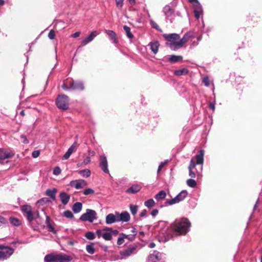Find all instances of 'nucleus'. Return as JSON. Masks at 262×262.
Masks as SVG:
<instances>
[{
	"instance_id": "nucleus-1",
	"label": "nucleus",
	"mask_w": 262,
	"mask_h": 262,
	"mask_svg": "<svg viewBox=\"0 0 262 262\" xmlns=\"http://www.w3.org/2000/svg\"><path fill=\"white\" fill-rule=\"evenodd\" d=\"M191 223L187 218L176 219L171 225L170 229L176 235H185L190 230Z\"/></svg>"
},
{
	"instance_id": "nucleus-2",
	"label": "nucleus",
	"mask_w": 262,
	"mask_h": 262,
	"mask_svg": "<svg viewBox=\"0 0 262 262\" xmlns=\"http://www.w3.org/2000/svg\"><path fill=\"white\" fill-rule=\"evenodd\" d=\"M163 37L168 42V46L172 50H178L180 48V35L176 33L164 34Z\"/></svg>"
},
{
	"instance_id": "nucleus-3",
	"label": "nucleus",
	"mask_w": 262,
	"mask_h": 262,
	"mask_svg": "<svg viewBox=\"0 0 262 262\" xmlns=\"http://www.w3.org/2000/svg\"><path fill=\"white\" fill-rule=\"evenodd\" d=\"M44 259L46 262H69L72 258L70 256L65 254H50L47 255Z\"/></svg>"
},
{
	"instance_id": "nucleus-4",
	"label": "nucleus",
	"mask_w": 262,
	"mask_h": 262,
	"mask_svg": "<svg viewBox=\"0 0 262 262\" xmlns=\"http://www.w3.org/2000/svg\"><path fill=\"white\" fill-rule=\"evenodd\" d=\"M21 210L30 222H31L39 217L38 212H33L31 206L29 205L22 206L21 207Z\"/></svg>"
},
{
	"instance_id": "nucleus-5",
	"label": "nucleus",
	"mask_w": 262,
	"mask_h": 262,
	"mask_svg": "<svg viewBox=\"0 0 262 262\" xmlns=\"http://www.w3.org/2000/svg\"><path fill=\"white\" fill-rule=\"evenodd\" d=\"M97 219L96 212L92 209H87L86 212L81 215L80 219L82 221H88L89 222H93Z\"/></svg>"
},
{
	"instance_id": "nucleus-6",
	"label": "nucleus",
	"mask_w": 262,
	"mask_h": 262,
	"mask_svg": "<svg viewBox=\"0 0 262 262\" xmlns=\"http://www.w3.org/2000/svg\"><path fill=\"white\" fill-rule=\"evenodd\" d=\"M57 107L62 110H67L69 107V98L64 95H59L56 100Z\"/></svg>"
},
{
	"instance_id": "nucleus-7",
	"label": "nucleus",
	"mask_w": 262,
	"mask_h": 262,
	"mask_svg": "<svg viewBox=\"0 0 262 262\" xmlns=\"http://www.w3.org/2000/svg\"><path fill=\"white\" fill-rule=\"evenodd\" d=\"M14 252V249L7 246H0V259L8 258Z\"/></svg>"
},
{
	"instance_id": "nucleus-8",
	"label": "nucleus",
	"mask_w": 262,
	"mask_h": 262,
	"mask_svg": "<svg viewBox=\"0 0 262 262\" xmlns=\"http://www.w3.org/2000/svg\"><path fill=\"white\" fill-rule=\"evenodd\" d=\"M165 258V254L157 251L150 254L147 258V262H159L163 261Z\"/></svg>"
},
{
	"instance_id": "nucleus-9",
	"label": "nucleus",
	"mask_w": 262,
	"mask_h": 262,
	"mask_svg": "<svg viewBox=\"0 0 262 262\" xmlns=\"http://www.w3.org/2000/svg\"><path fill=\"white\" fill-rule=\"evenodd\" d=\"M15 152L10 149L0 148V163L14 156Z\"/></svg>"
},
{
	"instance_id": "nucleus-10",
	"label": "nucleus",
	"mask_w": 262,
	"mask_h": 262,
	"mask_svg": "<svg viewBox=\"0 0 262 262\" xmlns=\"http://www.w3.org/2000/svg\"><path fill=\"white\" fill-rule=\"evenodd\" d=\"M187 194L188 192L186 190H182L175 198L170 200L167 201L166 203L169 205L178 203L183 201L186 197Z\"/></svg>"
},
{
	"instance_id": "nucleus-11",
	"label": "nucleus",
	"mask_w": 262,
	"mask_h": 262,
	"mask_svg": "<svg viewBox=\"0 0 262 262\" xmlns=\"http://www.w3.org/2000/svg\"><path fill=\"white\" fill-rule=\"evenodd\" d=\"M87 182L82 179L73 180L70 183V185L71 187H74L77 189L83 188L87 186Z\"/></svg>"
},
{
	"instance_id": "nucleus-12",
	"label": "nucleus",
	"mask_w": 262,
	"mask_h": 262,
	"mask_svg": "<svg viewBox=\"0 0 262 262\" xmlns=\"http://www.w3.org/2000/svg\"><path fill=\"white\" fill-rule=\"evenodd\" d=\"M107 161L106 158L104 155H101L100 156V167L101 169L105 173H108L109 170L107 168Z\"/></svg>"
},
{
	"instance_id": "nucleus-13",
	"label": "nucleus",
	"mask_w": 262,
	"mask_h": 262,
	"mask_svg": "<svg viewBox=\"0 0 262 262\" xmlns=\"http://www.w3.org/2000/svg\"><path fill=\"white\" fill-rule=\"evenodd\" d=\"M105 222L107 224H112L116 222H118V212H115L114 213H110L105 217Z\"/></svg>"
},
{
	"instance_id": "nucleus-14",
	"label": "nucleus",
	"mask_w": 262,
	"mask_h": 262,
	"mask_svg": "<svg viewBox=\"0 0 262 262\" xmlns=\"http://www.w3.org/2000/svg\"><path fill=\"white\" fill-rule=\"evenodd\" d=\"M136 248L135 247H131L127 249L120 251V255L123 257V259L130 256L132 254L134 253Z\"/></svg>"
},
{
	"instance_id": "nucleus-15",
	"label": "nucleus",
	"mask_w": 262,
	"mask_h": 262,
	"mask_svg": "<svg viewBox=\"0 0 262 262\" xmlns=\"http://www.w3.org/2000/svg\"><path fill=\"white\" fill-rule=\"evenodd\" d=\"M98 34V33L97 32V31H92L87 37L82 40L81 45L83 46L86 45L88 43L93 41L94 38L96 37Z\"/></svg>"
},
{
	"instance_id": "nucleus-16",
	"label": "nucleus",
	"mask_w": 262,
	"mask_h": 262,
	"mask_svg": "<svg viewBox=\"0 0 262 262\" xmlns=\"http://www.w3.org/2000/svg\"><path fill=\"white\" fill-rule=\"evenodd\" d=\"M130 215L126 211L123 212L121 213L118 212V220L119 222H127L130 220Z\"/></svg>"
},
{
	"instance_id": "nucleus-17",
	"label": "nucleus",
	"mask_w": 262,
	"mask_h": 262,
	"mask_svg": "<svg viewBox=\"0 0 262 262\" xmlns=\"http://www.w3.org/2000/svg\"><path fill=\"white\" fill-rule=\"evenodd\" d=\"M193 36V33L192 32H187L182 38H180V48L182 47L187 42L191 37Z\"/></svg>"
},
{
	"instance_id": "nucleus-18",
	"label": "nucleus",
	"mask_w": 262,
	"mask_h": 262,
	"mask_svg": "<svg viewBox=\"0 0 262 262\" xmlns=\"http://www.w3.org/2000/svg\"><path fill=\"white\" fill-rule=\"evenodd\" d=\"M194 13L196 18L199 19L202 14V8L200 3L195 2Z\"/></svg>"
},
{
	"instance_id": "nucleus-19",
	"label": "nucleus",
	"mask_w": 262,
	"mask_h": 262,
	"mask_svg": "<svg viewBox=\"0 0 262 262\" xmlns=\"http://www.w3.org/2000/svg\"><path fill=\"white\" fill-rule=\"evenodd\" d=\"M105 32L107 35L109 39L112 41L113 43L116 44L118 42V40L116 37V34L115 32L112 30L105 31Z\"/></svg>"
},
{
	"instance_id": "nucleus-20",
	"label": "nucleus",
	"mask_w": 262,
	"mask_h": 262,
	"mask_svg": "<svg viewBox=\"0 0 262 262\" xmlns=\"http://www.w3.org/2000/svg\"><path fill=\"white\" fill-rule=\"evenodd\" d=\"M195 167V164L193 159L190 160V165L188 167L189 176L192 178L195 177V172L193 171V169Z\"/></svg>"
},
{
	"instance_id": "nucleus-21",
	"label": "nucleus",
	"mask_w": 262,
	"mask_h": 262,
	"mask_svg": "<svg viewBox=\"0 0 262 262\" xmlns=\"http://www.w3.org/2000/svg\"><path fill=\"white\" fill-rule=\"evenodd\" d=\"M59 196L62 204L66 205L69 202L70 196L65 192H61Z\"/></svg>"
},
{
	"instance_id": "nucleus-22",
	"label": "nucleus",
	"mask_w": 262,
	"mask_h": 262,
	"mask_svg": "<svg viewBox=\"0 0 262 262\" xmlns=\"http://www.w3.org/2000/svg\"><path fill=\"white\" fill-rule=\"evenodd\" d=\"M204 150H200L196 156V163L197 164L203 165L204 163Z\"/></svg>"
},
{
	"instance_id": "nucleus-23",
	"label": "nucleus",
	"mask_w": 262,
	"mask_h": 262,
	"mask_svg": "<svg viewBox=\"0 0 262 262\" xmlns=\"http://www.w3.org/2000/svg\"><path fill=\"white\" fill-rule=\"evenodd\" d=\"M163 11L166 17L171 16L173 13V10L169 5H166L163 8Z\"/></svg>"
},
{
	"instance_id": "nucleus-24",
	"label": "nucleus",
	"mask_w": 262,
	"mask_h": 262,
	"mask_svg": "<svg viewBox=\"0 0 262 262\" xmlns=\"http://www.w3.org/2000/svg\"><path fill=\"white\" fill-rule=\"evenodd\" d=\"M141 186L139 185H134L126 190V192L130 193H136L141 190Z\"/></svg>"
},
{
	"instance_id": "nucleus-25",
	"label": "nucleus",
	"mask_w": 262,
	"mask_h": 262,
	"mask_svg": "<svg viewBox=\"0 0 262 262\" xmlns=\"http://www.w3.org/2000/svg\"><path fill=\"white\" fill-rule=\"evenodd\" d=\"M152 52L155 54H157L159 50V43L158 41L150 42L149 45Z\"/></svg>"
},
{
	"instance_id": "nucleus-26",
	"label": "nucleus",
	"mask_w": 262,
	"mask_h": 262,
	"mask_svg": "<svg viewBox=\"0 0 262 262\" xmlns=\"http://www.w3.org/2000/svg\"><path fill=\"white\" fill-rule=\"evenodd\" d=\"M72 90H80L84 89L83 83L81 81H74V84L71 86Z\"/></svg>"
},
{
	"instance_id": "nucleus-27",
	"label": "nucleus",
	"mask_w": 262,
	"mask_h": 262,
	"mask_svg": "<svg viewBox=\"0 0 262 262\" xmlns=\"http://www.w3.org/2000/svg\"><path fill=\"white\" fill-rule=\"evenodd\" d=\"M82 207V204L79 202H77L73 205L72 209L74 213H77L81 211Z\"/></svg>"
},
{
	"instance_id": "nucleus-28",
	"label": "nucleus",
	"mask_w": 262,
	"mask_h": 262,
	"mask_svg": "<svg viewBox=\"0 0 262 262\" xmlns=\"http://www.w3.org/2000/svg\"><path fill=\"white\" fill-rule=\"evenodd\" d=\"M166 196V192L164 190H161L155 195V198L157 201H159L164 199Z\"/></svg>"
},
{
	"instance_id": "nucleus-29",
	"label": "nucleus",
	"mask_w": 262,
	"mask_h": 262,
	"mask_svg": "<svg viewBox=\"0 0 262 262\" xmlns=\"http://www.w3.org/2000/svg\"><path fill=\"white\" fill-rule=\"evenodd\" d=\"M56 192L57 189L56 188H54L53 189H47L46 190V194L53 200H55Z\"/></svg>"
},
{
	"instance_id": "nucleus-30",
	"label": "nucleus",
	"mask_w": 262,
	"mask_h": 262,
	"mask_svg": "<svg viewBox=\"0 0 262 262\" xmlns=\"http://www.w3.org/2000/svg\"><path fill=\"white\" fill-rule=\"evenodd\" d=\"M78 173L84 178H88L90 176L91 172L90 169H85L84 170H79Z\"/></svg>"
},
{
	"instance_id": "nucleus-31",
	"label": "nucleus",
	"mask_w": 262,
	"mask_h": 262,
	"mask_svg": "<svg viewBox=\"0 0 262 262\" xmlns=\"http://www.w3.org/2000/svg\"><path fill=\"white\" fill-rule=\"evenodd\" d=\"M156 205L155 201L152 199L148 200L144 202V205L148 208H151Z\"/></svg>"
},
{
	"instance_id": "nucleus-32",
	"label": "nucleus",
	"mask_w": 262,
	"mask_h": 262,
	"mask_svg": "<svg viewBox=\"0 0 262 262\" xmlns=\"http://www.w3.org/2000/svg\"><path fill=\"white\" fill-rule=\"evenodd\" d=\"M182 59V57L181 56H177V55H171L169 57L168 60L171 62H176L179 61H180Z\"/></svg>"
},
{
	"instance_id": "nucleus-33",
	"label": "nucleus",
	"mask_w": 262,
	"mask_h": 262,
	"mask_svg": "<svg viewBox=\"0 0 262 262\" xmlns=\"http://www.w3.org/2000/svg\"><path fill=\"white\" fill-rule=\"evenodd\" d=\"M10 221L13 225L15 226H18L21 223V222L20 220L14 217H10Z\"/></svg>"
},
{
	"instance_id": "nucleus-34",
	"label": "nucleus",
	"mask_w": 262,
	"mask_h": 262,
	"mask_svg": "<svg viewBox=\"0 0 262 262\" xmlns=\"http://www.w3.org/2000/svg\"><path fill=\"white\" fill-rule=\"evenodd\" d=\"M188 70L187 69L184 68L181 70H179L174 71V74L178 76L186 75L188 73Z\"/></svg>"
},
{
	"instance_id": "nucleus-35",
	"label": "nucleus",
	"mask_w": 262,
	"mask_h": 262,
	"mask_svg": "<svg viewBox=\"0 0 262 262\" xmlns=\"http://www.w3.org/2000/svg\"><path fill=\"white\" fill-rule=\"evenodd\" d=\"M103 238L106 241H110L112 238V233L110 231H106L103 233Z\"/></svg>"
},
{
	"instance_id": "nucleus-36",
	"label": "nucleus",
	"mask_w": 262,
	"mask_h": 262,
	"mask_svg": "<svg viewBox=\"0 0 262 262\" xmlns=\"http://www.w3.org/2000/svg\"><path fill=\"white\" fill-rule=\"evenodd\" d=\"M123 29L126 32V35L129 38H132L133 37V35L130 32V29L129 27L127 26H124L123 27Z\"/></svg>"
},
{
	"instance_id": "nucleus-37",
	"label": "nucleus",
	"mask_w": 262,
	"mask_h": 262,
	"mask_svg": "<svg viewBox=\"0 0 262 262\" xmlns=\"http://www.w3.org/2000/svg\"><path fill=\"white\" fill-rule=\"evenodd\" d=\"M187 184L191 188H194L196 186V182L193 179H188L187 180Z\"/></svg>"
},
{
	"instance_id": "nucleus-38",
	"label": "nucleus",
	"mask_w": 262,
	"mask_h": 262,
	"mask_svg": "<svg viewBox=\"0 0 262 262\" xmlns=\"http://www.w3.org/2000/svg\"><path fill=\"white\" fill-rule=\"evenodd\" d=\"M130 211L132 214L135 215L138 211V206L135 205L130 204L129 206Z\"/></svg>"
},
{
	"instance_id": "nucleus-39",
	"label": "nucleus",
	"mask_w": 262,
	"mask_h": 262,
	"mask_svg": "<svg viewBox=\"0 0 262 262\" xmlns=\"http://www.w3.org/2000/svg\"><path fill=\"white\" fill-rule=\"evenodd\" d=\"M86 251L90 254H94L95 252L94 247L93 245H87L86 247Z\"/></svg>"
},
{
	"instance_id": "nucleus-40",
	"label": "nucleus",
	"mask_w": 262,
	"mask_h": 262,
	"mask_svg": "<svg viewBox=\"0 0 262 262\" xmlns=\"http://www.w3.org/2000/svg\"><path fill=\"white\" fill-rule=\"evenodd\" d=\"M124 239H125V234L122 233L118 238L117 244L118 245H122L124 242Z\"/></svg>"
},
{
	"instance_id": "nucleus-41",
	"label": "nucleus",
	"mask_w": 262,
	"mask_h": 262,
	"mask_svg": "<svg viewBox=\"0 0 262 262\" xmlns=\"http://www.w3.org/2000/svg\"><path fill=\"white\" fill-rule=\"evenodd\" d=\"M77 148V143L74 142L72 146L68 149V152L72 155V154L76 150Z\"/></svg>"
},
{
	"instance_id": "nucleus-42",
	"label": "nucleus",
	"mask_w": 262,
	"mask_h": 262,
	"mask_svg": "<svg viewBox=\"0 0 262 262\" xmlns=\"http://www.w3.org/2000/svg\"><path fill=\"white\" fill-rule=\"evenodd\" d=\"M83 193L85 195H91L94 193V190L92 188H89L85 189Z\"/></svg>"
},
{
	"instance_id": "nucleus-43",
	"label": "nucleus",
	"mask_w": 262,
	"mask_h": 262,
	"mask_svg": "<svg viewBox=\"0 0 262 262\" xmlns=\"http://www.w3.org/2000/svg\"><path fill=\"white\" fill-rule=\"evenodd\" d=\"M85 237L90 240L94 239L95 237V234L92 232H88L85 234Z\"/></svg>"
},
{
	"instance_id": "nucleus-44",
	"label": "nucleus",
	"mask_w": 262,
	"mask_h": 262,
	"mask_svg": "<svg viewBox=\"0 0 262 262\" xmlns=\"http://www.w3.org/2000/svg\"><path fill=\"white\" fill-rule=\"evenodd\" d=\"M103 230L106 231H110L111 233H112L113 235H116L118 233V231L117 230H113L111 228L108 227H105L103 228Z\"/></svg>"
},
{
	"instance_id": "nucleus-45",
	"label": "nucleus",
	"mask_w": 262,
	"mask_h": 262,
	"mask_svg": "<svg viewBox=\"0 0 262 262\" xmlns=\"http://www.w3.org/2000/svg\"><path fill=\"white\" fill-rule=\"evenodd\" d=\"M111 259L113 260H117L123 259V257H122L120 254H114L112 256Z\"/></svg>"
},
{
	"instance_id": "nucleus-46",
	"label": "nucleus",
	"mask_w": 262,
	"mask_h": 262,
	"mask_svg": "<svg viewBox=\"0 0 262 262\" xmlns=\"http://www.w3.org/2000/svg\"><path fill=\"white\" fill-rule=\"evenodd\" d=\"M116 6L119 8L121 9L123 6L124 0H115Z\"/></svg>"
},
{
	"instance_id": "nucleus-47",
	"label": "nucleus",
	"mask_w": 262,
	"mask_h": 262,
	"mask_svg": "<svg viewBox=\"0 0 262 262\" xmlns=\"http://www.w3.org/2000/svg\"><path fill=\"white\" fill-rule=\"evenodd\" d=\"M64 215L69 219H72L73 217V214L72 212L70 210L65 211L63 213Z\"/></svg>"
},
{
	"instance_id": "nucleus-48",
	"label": "nucleus",
	"mask_w": 262,
	"mask_h": 262,
	"mask_svg": "<svg viewBox=\"0 0 262 262\" xmlns=\"http://www.w3.org/2000/svg\"><path fill=\"white\" fill-rule=\"evenodd\" d=\"M61 170L58 166L55 167L53 171V173L54 175L58 176L61 173Z\"/></svg>"
},
{
	"instance_id": "nucleus-49",
	"label": "nucleus",
	"mask_w": 262,
	"mask_h": 262,
	"mask_svg": "<svg viewBox=\"0 0 262 262\" xmlns=\"http://www.w3.org/2000/svg\"><path fill=\"white\" fill-rule=\"evenodd\" d=\"M167 164V161H164V162H162L160 163V164L159 165V167H158V170H157V173H160V172L161 171V170H162V169L163 168V167Z\"/></svg>"
},
{
	"instance_id": "nucleus-50",
	"label": "nucleus",
	"mask_w": 262,
	"mask_h": 262,
	"mask_svg": "<svg viewBox=\"0 0 262 262\" xmlns=\"http://www.w3.org/2000/svg\"><path fill=\"white\" fill-rule=\"evenodd\" d=\"M161 237L163 236L164 237V242H166L169 240L170 238L172 237V235H169V234H167L166 235H164V233L162 232L160 233Z\"/></svg>"
},
{
	"instance_id": "nucleus-51",
	"label": "nucleus",
	"mask_w": 262,
	"mask_h": 262,
	"mask_svg": "<svg viewBox=\"0 0 262 262\" xmlns=\"http://www.w3.org/2000/svg\"><path fill=\"white\" fill-rule=\"evenodd\" d=\"M48 37L50 39H53L55 37V34L54 31L53 30H51L49 34H48Z\"/></svg>"
},
{
	"instance_id": "nucleus-52",
	"label": "nucleus",
	"mask_w": 262,
	"mask_h": 262,
	"mask_svg": "<svg viewBox=\"0 0 262 262\" xmlns=\"http://www.w3.org/2000/svg\"><path fill=\"white\" fill-rule=\"evenodd\" d=\"M7 224V220L3 216H0V226Z\"/></svg>"
},
{
	"instance_id": "nucleus-53",
	"label": "nucleus",
	"mask_w": 262,
	"mask_h": 262,
	"mask_svg": "<svg viewBox=\"0 0 262 262\" xmlns=\"http://www.w3.org/2000/svg\"><path fill=\"white\" fill-rule=\"evenodd\" d=\"M103 231H105L104 230H103V229L102 230H97L96 232V235L98 237H103V233H104Z\"/></svg>"
},
{
	"instance_id": "nucleus-54",
	"label": "nucleus",
	"mask_w": 262,
	"mask_h": 262,
	"mask_svg": "<svg viewBox=\"0 0 262 262\" xmlns=\"http://www.w3.org/2000/svg\"><path fill=\"white\" fill-rule=\"evenodd\" d=\"M203 82L205 85L207 86H209L210 84L209 80L207 77H205L203 78Z\"/></svg>"
},
{
	"instance_id": "nucleus-55",
	"label": "nucleus",
	"mask_w": 262,
	"mask_h": 262,
	"mask_svg": "<svg viewBox=\"0 0 262 262\" xmlns=\"http://www.w3.org/2000/svg\"><path fill=\"white\" fill-rule=\"evenodd\" d=\"M47 227L49 229V231L52 232H53L54 234L56 233V231L55 230L54 228L53 227V226L51 224V225H48V226H47Z\"/></svg>"
},
{
	"instance_id": "nucleus-56",
	"label": "nucleus",
	"mask_w": 262,
	"mask_h": 262,
	"mask_svg": "<svg viewBox=\"0 0 262 262\" xmlns=\"http://www.w3.org/2000/svg\"><path fill=\"white\" fill-rule=\"evenodd\" d=\"M20 139L21 140V142L24 144H27L29 143V141L27 139L26 137L24 135H21L20 136Z\"/></svg>"
},
{
	"instance_id": "nucleus-57",
	"label": "nucleus",
	"mask_w": 262,
	"mask_h": 262,
	"mask_svg": "<svg viewBox=\"0 0 262 262\" xmlns=\"http://www.w3.org/2000/svg\"><path fill=\"white\" fill-rule=\"evenodd\" d=\"M40 155V151L39 150H35L33 151L32 156L33 158H37Z\"/></svg>"
},
{
	"instance_id": "nucleus-58",
	"label": "nucleus",
	"mask_w": 262,
	"mask_h": 262,
	"mask_svg": "<svg viewBox=\"0 0 262 262\" xmlns=\"http://www.w3.org/2000/svg\"><path fill=\"white\" fill-rule=\"evenodd\" d=\"M125 238L130 241H132L135 238V235H126L125 234Z\"/></svg>"
},
{
	"instance_id": "nucleus-59",
	"label": "nucleus",
	"mask_w": 262,
	"mask_h": 262,
	"mask_svg": "<svg viewBox=\"0 0 262 262\" xmlns=\"http://www.w3.org/2000/svg\"><path fill=\"white\" fill-rule=\"evenodd\" d=\"M91 161V158L89 157H87L85 159H84L83 161V163L84 165H86L89 164Z\"/></svg>"
},
{
	"instance_id": "nucleus-60",
	"label": "nucleus",
	"mask_w": 262,
	"mask_h": 262,
	"mask_svg": "<svg viewBox=\"0 0 262 262\" xmlns=\"http://www.w3.org/2000/svg\"><path fill=\"white\" fill-rule=\"evenodd\" d=\"M71 154H70L68 151L66 152V154L63 156L62 159L63 160H67L71 156Z\"/></svg>"
},
{
	"instance_id": "nucleus-61",
	"label": "nucleus",
	"mask_w": 262,
	"mask_h": 262,
	"mask_svg": "<svg viewBox=\"0 0 262 262\" xmlns=\"http://www.w3.org/2000/svg\"><path fill=\"white\" fill-rule=\"evenodd\" d=\"M74 81L72 80H68L66 82V83L67 84V85L69 86L71 90H72L71 86L72 85L74 84Z\"/></svg>"
},
{
	"instance_id": "nucleus-62",
	"label": "nucleus",
	"mask_w": 262,
	"mask_h": 262,
	"mask_svg": "<svg viewBox=\"0 0 262 262\" xmlns=\"http://www.w3.org/2000/svg\"><path fill=\"white\" fill-rule=\"evenodd\" d=\"M158 212L159 210L157 209H155L151 211V215L154 217L156 216L158 214Z\"/></svg>"
},
{
	"instance_id": "nucleus-63",
	"label": "nucleus",
	"mask_w": 262,
	"mask_h": 262,
	"mask_svg": "<svg viewBox=\"0 0 262 262\" xmlns=\"http://www.w3.org/2000/svg\"><path fill=\"white\" fill-rule=\"evenodd\" d=\"M147 211L145 209L142 210L140 213V216L141 217H144L146 216Z\"/></svg>"
},
{
	"instance_id": "nucleus-64",
	"label": "nucleus",
	"mask_w": 262,
	"mask_h": 262,
	"mask_svg": "<svg viewBox=\"0 0 262 262\" xmlns=\"http://www.w3.org/2000/svg\"><path fill=\"white\" fill-rule=\"evenodd\" d=\"M62 89L64 90H71L70 89V88L69 87V86L67 85V84L66 83H64L62 85Z\"/></svg>"
}]
</instances>
